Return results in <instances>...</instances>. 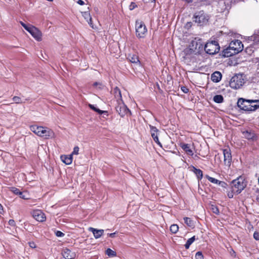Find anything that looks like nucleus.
Returning <instances> with one entry per match:
<instances>
[{
	"mask_svg": "<svg viewBox=\"0 0 259 259\" xmlns=\"http://www.w3.org/2000/svg\"><path fill=\"white\" fill-rule=\"evenodd\" d=\"M238 107L245 111H253L259 108V100H245L240 98L237 102Z\"/></svg>",
	"mask_w": 259,
	"mask_h": 259,
	"instance_id": "f257e3e1",
	"label": "nucleus"
},
{
	"mask_svg": "<svg viewBox=\"0 0 259 259\" xmlns=\"http://www.w3.org/2000/svg\"><path fill=\"white\" fill-rule=\"evenodd\" d=\"M245 187L246 183L243 178L241 177L234 180L232 182L231 189L237 194L240 193Z\"/></svg>",
	"mask_w": 259,
	"mask_h": 259,
	"instance_id": "f03ea898",
	"label": "nucleus"
},
{
	"mask_svg": "<svg viewBox=\"0 0 259 259\" xmlns=\"http://www.w3.org/2000/svg\"><path fill=\"white\" fill-rule=\"evenodd\" d=\"M193 19L194 21L201 26L207 24L209 17L203 11H200L194 14Z\"/></svg>",
	"mask_w": 259,
	"mask_h": 259,
	"instance_id": "7ed1b4c3",
	"label": "nucleus"
},
{
	"mask_svg": "<svg viewBox=\"0 0 259 259\" xmlns=\"http://www.w3.org/2000/svg\"><path fill=\"white\" fill-rule=\"evenodd\" d=\"M136 34L139 38L145 37L147 33V28L144 23L142 21L137 20L136 21Z\"/></svg>",
	"mask_w": 259,
	"mask_h": 259,
	"instance_id": "20e7f679",
	"label": "nucleus"
},
{
	"mask_svg": "<svg viewBox=\"0 0 259 259\" xmlns=\"http://www.w3.org/2000/svg\"><path fill=\"white\" fill-rule=\"evenodd\" d=\"M244 79L242 74L233 76L229 82L230 87L233 89H238L244 83Z\"/></svg>",
	"mask_w": 259,
	"mask_h": 259,
	"instance_id": "39448f33",
	"label": "nucleus"
},
{
	"mask_svg": "<svg viewBox=\"0 0 259 259\" xmlns=\"http://www.w3.org/2000/svg\"><path fill=\"white\" fill-rule=\"evenodd\" d=\"M220 46L217 41H211L207 42L204 47V50L205 52L209 55H214L219 52Z\"/></svg>",
	"mask_w": 259,
	"mask_h": 259,
	"instance_id": "423d86ee",
	"label": "nucleus"
},
{
	"mask_svg": "<svg viewBox=\"0 0 259 259\" xmlns=\"http://www.w3.org/2000/svg\"><path fill=\"white\" fill-rule=\"evenodd\" d=\"M190 50L196 53H200L203 49V42L201 38H195L189 45Z\"/></svg>",
	"mask_w": 259,
	"mask_h": 259,
	"instance_id": "0eeeda50",
	"label": "nucleus"
},
{
	"mask_svg": "<svg viewBox=\"0 0 259 259\" xmlns=\"http://www.w3.org/2000/svg\"><path fill=\"white\" fill-rule=\"evenodd\" d=\"M116 112L122 117L128 113L131 115V112L123 103H119L115 107Z\"/></svg>",
	"mask_w": 259,
	"mask_h": 259,
	"instance_id": "6e6552de",
	"label": "nucleus"
},
{
	"mask_svg": "<svg viewBox=\"0 0 259 259\" xmlns=\"http://www.w3.org/2000/svg\"><path fill=\"white\" fill-rule=\"evenodd\" d=\"M230 48L232 49L236 54L241 52L243 49L242 42L239 40L232 41L229 44Z\"/></svg>",
	"mask_w": 259,
	"mask_h": 259,
	"instance_id": "1a4fd4ad",
	"label": "nucleus"
},
{
	"mask_svg": "<svg viewBox=\"0 0 259 259\" xmlns=\"http://www.w3.org/2000/svg\"><path fill=\"white\" fill-rule=\"evenodd\" d=\"M224 162L226 165L230 166L232 162V155L230 149H225L223 150Z\"/></svg>",
	"mask_w": 259,
	"mask_h": 259,
	"instance_id": "9d476101",
	"label": "nucleus"
},
{
	"mask_svg": "<svg viewBox=\"0 0 259 259\" xmlns=\"http://www.w3.org/2000/svg\"><path fill=\"white\" fill-rule=\"evenodd\" d=\"M28 32H29L37 41L41 40V32L36 27L32 26L30 29L28 30Z\"/></svg>",
	"mask_w": 259,
	"mask_h": 259,
	"instance_id": "9b49d317",
	"label": "nucleus"
},
{
	"mask_svg": "<svg viewBox=\"0 0 259 259\" xmlns=\"http://www.w3.org/2000/svg\"><path fill=\"white\" fill-rule=\"evenodd\" d=\"M61 254L65 259H74L76 257V253L67 248H64Z\"/></svg>",
	"mask_w": 259,
	"mask_h": 259,
	"instance_id": "f8f14e48",
	"label": "nucleus"
},
{
	"mask_svg": "<svg viewBox=\"0 0 259 259\" xmlns=\"http://www.w3.org/2000/svg\"><path fill=\"white\" fill-rule=\"evenodd\" d=\"M32 216L38 222H42L46 220L45 213L40 210L33 211Z\"/></svg>",
	"mask_w": 259,
	"mask_h": 259,
	"instance_id": "ddd939ff",
	"label": "nucleus"
},
{
	"mask_svg": "<svg viewBox=\"0 0 259 259\" xmlns=\"http://www.w3.org/2000/svg\"><path fill=\"white\" fill-rule=\"evenodd\" d=\"M180 147L188 155L192 156L194 154L193 151L190 148V145L189 144L181 143L180 144Z\"/></svg>",
	"mask_w": 259,
	"mask_h": 259,
	"instance_id": "4468645a",
	"label": "nucleus"
},
{
	"mask_svg": "<svg viewBox=\"0 0 259 259\" xmlns=\"http://www.w3.org/2000/svg\"><path fill=\"white\" fill-rule=\"evenodd\" d=\"M89 231L92 232L96 239L99 238L104 233V230H98L92 227L89 228Z\"/></svg>",
	"mask_w": 259,
	"mask_h": 259,
	"instance_id": "2eb2a0df",
	"label": "nucleus"
},
{
	"mask_svg": "<svg viewBox=\"0 0 259 259\" xmlns=\"http://www.w3.org/2000/svg\"><path fill=\"white\" fill-rule=\"evenodd\" d=\"M222 77L221 73L219 71H215L211 75V79L214 82H219Z\"/></svg>",
	"mask_w": 259,
	"mask_h": 259,
	"instance_id": "dca6fc26",
	"label": "nucleus"
},
{
	"mask_svg": "<svg viewBox=\"0 0 259 259\" xmlns=\"http://www.w3.org/2000/svg\"><path fill=\"white\" fill-rule=\"evenodd\" d=\"M232 50V49L230 48V46L224 49L222 53V56L224 57H229L236 54Z\"/></svg>",
	"mask_w": 259,
	"mask_h": 259,
	"instance_id": "f3484780",
	"label": "nucleus"
},
{
	"mask_svg": "<svg viewBox=\"0 0 259 259\" xmlns=\"http://www.w3.org/2000/svg\"><path fill=\"white\" fill-rule=\"evenodd\" d=\"M44 135V136L43 137L47 139H52L55 137V134L54 132L48 127H46Z\"/></svg>",
	"mask_w": 259,
	"mask_h": 259,
	"instance_id": "a211bd4d",
	"label": "nucleus"
},
{
	"mask_svg": "<svg viewBox=\"0 0 259 259\" xmlns=\"http://www.w3.org/2000/svg\"><path fill=\"white\" fill-rule=\"evenodd\" d=\"M61 159L63 162L67 165L70 164L72 162V154L69 155H62Z\"/></svg>",
	"mask_w": 259,
	"mask_h": 259,
	"instance_id": "6ab92c4d",
	"label": "nucleus"
},
{
	"mask_svg": "<svg viewBox=\"0 0 259 259\" xmlns=\"http://www.w3.org/2000/svg\"><path fill=\"white\" fill-rule=\"evenodd\" d=\"M242 133L244 137L248 140H253L255 137V135L254 132L251 131H245Z\"/></svg>",
	"mask_w": 259,
	"mask_h": 259,
	"instance_id": "aec40b11",
	"label": "nucleus"
},
{
	"mask_svg": "<svg viewBox=\"0 0 259 259\" xmlns=\"http://www.w3.org/2000/svg\"><path fill=\"white\" fill-rule=\"evenodd\" d=\"M90 108L94 111L97 112L99 114H103V117H105L104 115L107 116L108 115V112L107 111L101 110L99 108L96 107L94 105L89 104Z\"/></svg>",
	"mask_w": 259,
	"mask_h": 259,
	"instance_id": "412c9836",
	"label": "nucleus"
},
{
	"mask_svg": "<svg viewBox=\"0 0 259 259\" xmlns=\"http://www.w3.org/2000/svg\"><path fill=\"white\" fill-rule=\"evenodd\" d=\"M193 171L194 172V174L196 175V176H197V178L198 181L201 180L203 178L202 171L200 169L196 168L194 166H193Z\"/></svg>",
	"mask_w": 259,
	"mask_h": 259,
	"instance_id": "4be33fe9",
	"label": "nucleus"
},
{
	"mask_svg": "<svg viewBox=\"0 0 259 259\" xmlns=\"http://www.w3.org/2000/svg\"><path fill=\"white\" fill-rule=\"evenodd\" d=\"M184 220L185 223L189 227L192 228H194L195 227V223L190 218L185 217L184 218Z\"/></svg>",
	"mask_w": 259,
	"mask_h": 259,
	"instance_id": "5701e85b",
	"label": "nucleus"
},
{
	"mask_svg": "<svg viewBox=\"0 0 259 259\" xmlns=\"http://www.w3.org/2000/svg\"><path fill=\"white\" fill-rule=\"evenodd\" d=\"M30 130L35 133L37 136L39 135V133H40V131L42 129V126H38L35 125H32L30 126Z\"/></svg>",
	"mask_w": 259,
	"mask_h": 259,
	"instance_id": "b1692460",
	"label": "nucleus"
},
{
	"mask_svg": "<svg viewBox=\"0 0 259 259\" xmlns=\"http://www.w3.org/2000/svg\"><path fill=\"white\" fill-rule=\"evenodd\" d=\"M82 15L90 24H92V18L91 17L90 13L89 11L82 13Z\"/></svg>",
	"mask_w": 259,
	"mask_h": 259,
	"instance_id": "393cba45",
	"label": "nucleus"
},
{
	"mask_svg": "<svg viewBox=\"0 0 259 259\" xmlns=\"http://www.w3.org/2000/svg\"><path fill=\"white\" fill-rule=\"evenodd\" d=\"M113 93L115 97L117 99L121 100V94L119 89L116 87L113 90Z\"/></svg>",
	"mask_w": 259,
	"mask_h": 259,
	"instance_id": "a878e982",
	"label": "nucleus"
},
{
	"mask_svg": "<svg viewBox=\"0 0 259 259\" xmlns=\"http://www.w3.org/2000/svg\"><path fill=\"white\" fill-rule=\"evenodd\" d=\"M213 100L215 103H222L224 101V98L221 95H217L213 97Z\"/></svg>",
	"mask_w": 259,
	"mask_h": 259,
	"instance_id": "bb28decb",
	"label": "nucleus"
},
{
	"mask_svg": "<svg viewBox=\"0 0 259 259\" xmlns=\"http://www.w3.org/2000/svg\"><path fill=\"white\" fill-rule=\"evenodd\" d=\"M195 239L196 238L195 236L189 238L186 242V244H185V248L189 249L190 246L193 243V242L195 240Z\"/></svg>",
	"mask_w": 259,
	"mask_h": 259,
	"instance_id": "cd10ccee",
	"label": "nucleus"
},
{
	"mask_svg": "<svg viewBox=\"0 0 259 259\" xmlns=\"http://www.w3.org/2000/svg\"><path fill=\"white\" fill-rule=\"evenodd\" d=\"M12 100L14 101V102L16 104H20V103H25L26 102V101L28 100V99H25L24 101H23L20 97H18V96H14L12 98Z\"/></svg>",
	"mask_w": 259,
	"mask_h": 259,
	"instance_id": "c85d7f7f",
	"label": "nucleus"
},
{
	"mask_svg": "<svg viewBox=\"0 0 259 259\" xmlns=\"http://www.w3.org/2000/svg\"><path fill=\"white\" fill-rule=\"evenodd\" d=\"M128 59L130 62L133 63H137L140 62L138 57L136 55H130L128 56Z\"/></svg>",
	"mask_w": 259,
	"mask_h": 259,
	"instance_id": "c756f323",
	"label": "nucleus"
},
{
	"mask_svg": "<svg viewBox=\"0 0 259 259\" xmlns=\"http://www.w3.org/2000/svg\"><path fill=\"white\" fill-rule=\"evenodd\" d=\"M106 254L109 257H114L116 256V252L110 248H108L106 250Z\"/></svg>",
	"mask_w": 259,
	"mask_h": 259,
	"instance_id": "7c9ffc66",
	"label": "nucleus"
},
{
	"mask_svg": "<svg viewBox=\"0 0 259 259\" xmlns=\"http://www.w3.org/2000/svg\"><path fill=\"white\" fill-rule=\"evenodd\" d=\"M206 178L207 179V180L209 182H210L212 183H214V184L219 185V182H220V181H219L214 178L211 177L209 176L208 175H206Z\"/></svg>",
	"mask_w": 259,
	"mask_h": 259,
	"instance_id": "2f4dec72",
	"label": "nucleus"
},
{
	"mask_svg": "<svg viewBox=\"0 0 259 259\" xmlns=\"http://www.w3.org/2000/svg\"><path fill=\"white\" fill-rule=\"evenodd\" d=\"M179 230V226L176 224H173L170 227V231L172 233L175 234Z\"/></svg>",
	"mask_w": 259,
	"mask_h": 259,
	"instance_id": "473e14b6",
	"label": "nucleus"
},
{
	"mask_svg": "<svg viewBox=\"0 0 259 259\" xmlns=\"http://www.w3.org/2000/svg\"><path fill=\"white\" fill-rule=\"evenodd\" d=\"M21 25L24 27V28L27 31H28V30L30 29V28L32 26V25L28 24H26L23 22L22 21L20 22Z\"/></svg>",
	"mask_w": 259,
	"mask_h": 259,
	"instance_id": "72a5a7b5",
	"label": "nucleus"
},
{
	"mask_svg": "<svg viewBox=\"0 0 259 259\" xmlns=\"http://www.w3.org/2000/svg\"><path fill=\"white\" fill-rule=\"evenodd\" d=\"M149 127L150 130L151 135H152V133H157L159 131L158 130L155 126L151 125L150 124L149 125Z\"/></svg>",
	"mask_w": 259,
	"mask_h": 259,
	"instance_id": "f704fd0d",
	"label": "nucleus"
},
{
	"mask_svg": "<svg viewBox=\"0 0 259 259\" xmlns=\"http://www.w3.org/2000/svg\"><path fill=\"white\" fill-rule=\"evenodd\" d=\"M11 191L12 192H13L16 195H19V194H21V191L20 190L17 188H15V187H12L11 188Z\"/></svg>",
	"mask_w": 259,
	"mask_h": 259,
	"instance_id": "c9c22d12",
	"label": "nucleus"
},
{
	"mask_svg": "<svg viewBox=\"0 0 259 259\" xmlns=\"http://www.w3.org/2000/svg\"><path fill=\"white\" fill-rule=\"evenodd\" d=\"M19 196H20V197L21 198H22L23 199H28V194H27L26 193H24V192H21V194H19Z\"/></svg>",
	"mask_w": 259,
	"mask_h": 259,
	"instance_id": "e433bc0d",
	"label": "nucleus"
},
{
	"mask_svg": "<svg viewBox=\"0 0 259 259\" xmlns=\"http://www.w3.org/2000/svg\"><path fill=\"white\" fill-rule=\"evenodd\" d=\"M196 259H203V255L201 252L198 251L195 254Z\"/></svg>",
	"mask_w": 259,
	"mask_h": 259,
	"instance_id": "4c0bfd02",
	"label": "nucleus"
},
{
	"mask_svg": "<svg viewBox=\"0 0 259 259\" xmlns=\"http://www.w3.org/2000/svg\"><path fill=\"white\" fill-rule=\"evenodd\" d=\"M79 149V148L78 146L74 147L73 148V150L72 153L71 154H72V156L73 154L77 155L78 154Z\"/></svg>",
	"mask_w": 259,
	"mask_h": 259,
	"instance_id": "58836bf2",
	"label": "nucleus"
},
{
	"mask_svg": "<svg viewBox=\"0 0 259 259\" xmlns=\"http://www.w3.org/2000/svg\"><path fill=\"white\" fill-rule=\"evenodd\" d=\"M137 7V5L134 2H131L130 5L129 6V9L130 10H133Z\"/></svg>",
	"mask_w": 259,
	"mask_h": 259,
	"instance_id": "ea45409f",
	"label": "nucleus"
},
{
	"mask_svg": "<svg viewBox=\"0 0 259 259\" xmlns=\"http://www.w3.org/2000/svg\"><path fill=\"white\" fill-rule=\"evenodd\" d=\"M219 185L223 188H227V187L228 186L226 182H225L224 181H221L219 182Z\"/></svg>",
	"mask_w": 259,
	"mask_h": 259,
	"instance_id": "a19ab883",
	"label": "nucleus"
},
{
	"mask_svg": "<svg viewBox=\"0 0 259 259\" xmlns=\"http://www.w3.org/2000/svg\"><path fill=\"white\" fill-rule=\"evenodd\" d=\"M55 234L57 237H63L65 235L63 232L60 231H57L55 232Z\"/></svg>",
	"mask_w": 259,
	"mask_h": 259,
	"instance_id": "79ce46f5",
	"label": "nucleus"
},
{
	"mask_svg": "<svg viewBox=\"0 0 259 259\" xmlns=\"http://www.w3.org/2000/svg\"><path fill=\"white\" fill-rule=\"evenodd\" d=\"M9 225L12 227H15L16 226L15 222L14 220L11 219L8 222Z\"/></svg>",
	"mask_w": 259,
	"mask_h": 259,
	"instance_id": "37998d69",
	"label": "nucleus"
},
{
	"mask_svg": "<svg viewBox=\"0 0 259 259\" xmlns=\"http://www.w3.org/2000/svg\"><path fill=\"white\" fill-rule=\"evenodd\" d=\"M45 129H46V127L42 126V129L40 131V133H39V135H38V136L43 137L44 136V132L45 131Z\"/></svg>",
	"mask_w": 259,
	"mask_h": 259,
	"instance_id": "c03bdc74",
	"label": "nucleus"
},
{
	"mask_svg": "<svg viewBox=\"0 0 259 259\" xmlns=\"http://www.w3.org/2000/svg\"><path fill=\"white\" fill-rule=\"evenodd\" d=\"M253 238L256 240H259V233L257 232H255L254 233H253Z\"/></svg>",
	"mask_w": 259,
	"mask_h": 259,
	"instance_id": "a18cd8bd",
	"label": "nucleus"
},
{
	"mask_svg": "<svg viewBox=\"0 0 259 259\" xmlns=\"http://www.w3.org/2000/svg\"><path fill=\"white\" fill-rule=\"evenodd\" d=\"M234 193H236L235 192L233 191V189H232L231 191V192H229L228 193V197L229 198H232L233 197V194Z\"/></svg>",
	"mask_w": 259,
	"mask_h": 259,
	"instance_id": "49530a36",
	"label": "nucleus"
},
{
	"mask_svg": "<svg viewBox=\"0 0 259 259\" xmlns=\"http://www.w3.org/2000/svg\"><path fill=\"white\" fill-rule=\"evenodd\" d=\"M181 90L184 93H187L189 92V89L184 86L181 87Z\"/></svg>",
	"mask_w": 259,
	"mask_h": 259,
	"instance_id": "de8ad7c7",
	"label": "nucleus"
},
{
	"mask_svg": "<svg viewBox=\"0 0 259 259\" xmlns=\"http://www.w3.org/2000/svg\"><path fill=\"white\" fill-rule=\"evenodd\" d=\"M153 140L154 141V142L157 144V145H158L160 147H162V144L160 142V141H159V139H158V137L155 138V139H153Z\"/></svg>",
	"mask_w": 259,
	"mask_h": 259,
	"instance_id": "09e8293b",
	"label": "nucleus"
},
{
	"mask_svg": "<svg viewBox=\"0 0 259 259\" xmlns=\"http://www.w3.org/2000/svg\"><path fill=\"white\" fill-rule=\"evenodd\" d=\"M230 254H231V256H234V257H235L236 256V252L233 250V249L232 248L230 249Z\"/></svg>",
	"mask_w": 259,
	"mask_h": 259,
	"instance_id": "8fccbe9b",
	"label": "nucleus"
},
{
	"mask_svg": "<svg viewBox=\"0 0 259 259\" xmlns=\"http://www.w3.org/2000/svg\"><path fill=\"white\" fill-rule=\"evenodd\" d=\"M29 246L31 248H34L36 247V245L34 242H29Z\"/></svg>",
	"mask_w": 259,
	"mask_h": 259,
	"instance_id": "3c124183",
	"label": "nucleus"
},
{
	"mask_svg": "<svg viewBox=\"0 0 259 259\" xmlns=\"http://www.w3.org/2000/svg\"><path fill=\"white\" fill-rule=\"evenodd\" d=\"M116 233V232L109 233L108 234V235L109 237H110L111 238H114V237H115Z\"/></svg>",
	"mask_w": 259,
	"mask_h": 259,
	"instance_id": "603ef678",
	"label": "nucleus"
},
{
	"mask_svg": "<svg viewBox=\"0 0 259 259\" xmlns=\"http://www.w3.org/2000/svg\"><path fill=\"white\" fill-rule=\"evenodd\" d=\"M213 212L215 214H218L219 213V210L217 207H215L213 208Z\"/></svg>",
	"mask_w": 259,
	"mask_h": 259,
	"instance_id": "864d4df0",
	"label": "nucleus"
},
{
	"mask_svg": "<svg viewBox=\"0 0 259 259\" xmlns=\"http://www.w3.org/2000/svg\"><path fill=\"white\" fill-rule=\"evenodd\" d=\"M77 3L79 5H83L84 4V3L82 0H78Z\"/></svg>",
	"mask_w": 259,
	"mask_h": 259,
	"instance_id": "5fc2aeb1",
	"label": "nucleus"
},
{
	"mask_svg": "<svg viewBox=\"0 0 259 259\" xmlns=\"http://www.w3.org/2000/svg\"><path fill=\"white\" fill-rule=\"evenodd\" d=\"M151 136L153 139H155V138L158 137L157 133H155V134L152 133V134L151 135Z\"/></svg>",
	"mask_w": 259,
	"mask_h": 259,
	"instance_id": "6e6d98bb",
	"label": "nucleus"
},
{
	"mask_svg": "<svg viewBox=\"0 0 259 259\" xmlns=\"http://www.w3.org/2000/svg\"><path fill=\"white\" fill-rule=\"evenodd\" d=\"M3 212V206L0 203V213L2 214Z\"/></svg>",
	"mask_w": 259,
	"mask_h": 259,
	"instance_id": "4d7b16f0",
	"label": "nucleus"
},
{
	"mask_svg": "<svg viewBox=\"0 0 259 259\" xmlns=\"http://www.w3.org/2000/svg\"><path fill=\"white\" fill-rule=\"evenodd\" d=\"M99 84V83H98V82H94V83L93 85H94V87H96V86H97V85H98Z\"/></svg>",
	"mask_w": 259,
	"mask_h": 259,
	"instance_id": "13d9d810",
	"label": "nucleus"
},
{
	"mask_svg": "<svg viewBox=\"0 0 259 259\" xmlns=\"http://www.w3.org/2000/svg\"><path fill=\"white\" fill-rule=\"evenodd\" d=\"M185 1L187 3H191L192 2L193 0H185Z\"/></svg>",
	"mask_w": 259,
	"mask_h": 259,
	"instance_id": "bf43d9fd",
	"label": "nucleus"
},
{
	"mask_svg": "<svg viewBox=\"0 0 259 259\" xmlns=\"http://www.w3.org/2000/svg\"><path fill=\"white\" fill-rule=\"evenodd\" d=\"M248 50H250V51H251V49L247 48L246 49V51L247 52Z\"/></svg>",
	"mask_w": 259,
	"mask_h": 259,
	"instance_id": "052dcab7",
	"label": "nucleus"
},
{
	"mask_svg": "<svg viewBox=\"0 0 259 259\" xmlns=\"http://www.w3.org/2000/svg\"><path fill=\"white\" fill-rule=\"evenodd\" d=\"M257 70H259V59H258V64H257Z\"/></svg>",
	"mask_w": 259,
	"mask_h": 259,
	"instance_id": "680f3d73",
	"label": "nucleus"
},
{
	"mask_svg": "<svg viewBox=\"0 0 259 259\" xmlns=\"http://www.w3.org/2000/svg\"><path fill=\"white\" fill-rule=\"evenodd\" d=\"M256 76L257 77L259 78V72L256 73Z\"/></svg>",
	"mask_w": 259,
	"mask_h": 259,
	"instance_id": "e2e57ef3",
	"label": "nucleus"
},
{
	"mask_svg": "<svg viewBox=\"0 0 259 259\" xmlns=\"http://www.w3.org/2000/svg\"><path fill=\"white\" fill-rule=\"evenodd\" d=\"M152 2H155V0H153Z\"/></svg>",
	"mask_w": 259,
	"mask_h": 259,
	"instance_id": "0e129e2a",
	"label": "nucleus"
}]
</instances>
